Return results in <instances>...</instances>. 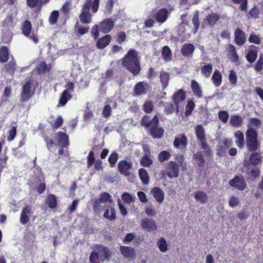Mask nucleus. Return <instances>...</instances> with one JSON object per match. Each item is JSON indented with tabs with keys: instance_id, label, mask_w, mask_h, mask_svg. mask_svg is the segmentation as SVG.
Masks as SVG:
<instances>
[{
	"instance_id": "obj_1",
	"label": "nucleus",
	"mask_w": 263,
	"mask_h": 263,
	"mask_svg": "<svg viewBox=\"0 0 263 263\" xmlns=\"http://www.w3.org/2000/svg\"><path fill=\"white\" fill-rule=\"evenodd\" d=\"M122 63L124 67L136 76L139 73L141 67L140 59L138 52L134 49H130L122 59Z\"/></svg>"
},
{
	"instance_id": "obj_2",
	"label": "nucleus",
	"mask_w": 263,
	"mask_h": 263,
	"mask_svg": "<svg viewBox=\"0 0 263 263\" xmlns=\"http://www.w3.org/2000/svg\"><path fill=\"white\" fill-rule=\"evenodd\" d=\"M159 123V119L156 115L152 119L150 116L145 115L141 121V125L149 129L150 135L154 138H160L163 135L164 129L158 127Z\"/></svg>"
},
{
	"instance_id": "obj_3",
	"label": "nucleus",
	"mask_w": 263,
	"mask_h": 263,
	"mask_svg": "<svg viewBox=\"0 0 263 263\" xmlns=\"http://www.w3.org/2000/svg\"><path fill=\"white\" fill-rule=\"evenodd\" d=\"M246 146L248 152H256L260 149V142L258 140L257 132L253 127H249L246 132Z\"/></svg>"
},
{
	"instance_id": "obj_4",
	"label": "nucleus",
	"mask_w": 263,
	"mask_h": 263,
	"mask_svg": "<svg viewBox=\"0 0 263 263\" xmlns=\"http://www.w3.org/2000/svg\"><path fill=\"white\" fill-rule=\"evenodd\" d=\"M110 255L109 250L106 247L101 245H97L95 247L93 251L90 255L89 261L91 263H100L97 262L98 259L103 261L108 259Z\"/></svg>"
},
{
	"instance_id": "obj_5",
	"label": "nucleus",
	"mask_w": 263,
	"mask_h": 263,
	"mask_svg": "<svg viewBox=\"0 0 263 263\" xmlns=\"http://www.w3.org/2000/svg\"><path fill=\"white\" fill-rule=\"evenodd\" d=\"M196 136L200 143V146L202 149L204 150V154L205 156L212 157V151L208 145L204 129L201 125H197L195 128Z\"/></svg>"
},
{
	"instance_id": "obj_6",
	"label": "nucleus",
	"mask_w": 263,
	"mask_h": 263,
	"mask_svg": "<svg viewBox=\"0 0 263 263\" xmlns=\"http://www.w3.org/2000/svg\"><path fill=\"white\" fill-rule=\"evenodd\" d=\"M21 29L22 33L24 36L33 41L35 44L38 43L39 38L37 34L34 32L31 33L32 25L29 21L26 20L23 22Z\"/></svg>"
},
{
	"instance_id": "obj_7",
	"label": "nucleus",
	"mask_w": 263,
	"mask_h": 263,
	"mask_svg": "<svg viewBox=\"0 0 263 263\" xmlns=\"http://www.w3.org/2000/svg\"><path fill=\"white\" fill-rule=\"evenodd\" d=\"M65 88L66 89L63 91L60 97L58 104V107L65 106L67 102L71 99L72 96L71 93L74 90V83H67Z\"/></svg>"
},
{
	"instance_id": "obj_8",
	"label": "nucleus",
	"mask_w": 263,
	"mask_h": 263,
	"mask_svg": "<svg viewBox=\"0 0 263 263\" xmlns=\"http://www.w3.org/2000/svg\"><path fill=\"white\" fill-rule=\"evenodd\" d=\"M232 145L233 141L231 139L224 138L220 141L216 149V155L219 157L223 156L228 149Z\"/></svg>"
},
{
	"instance_id": "obj_9",
	"label": "nucleus",
	"mask_w": 263,
	"mask_h": 263,
	"mask_svg": "<svg viewBox=\"0 0 263 263\" xmlns=\"http://www.w3.org/2000/svg\"><path fill=\"white\" fill-rule=\"evenodd\" d=\"M180 165L175 161H170L166 165V175L168 178H177L179 175Z\"/></svg>"
},
{
	"instance_id": "obj_10",
	"label": "nucleus",
	"mask_w": 263,
	"mask_h": 263,
	"mask_svg": "<svg viewBox=\"0 0 263 263\" xmlns=\"http://www.w3.org/2000/svg\"><path fill=\"white\" fill-rule=\"evenodd\" d=\"M31 83H25L21 92L20 101L21 102H27L33 96L34 91L31 90Z\"/></svg>"
},
{
	"instance_id": "obj_11",
	"label": "nucleus",
	"mask_w": 263,
	"mask_h": 263,
	"mask_svg": "<svg viewBox=\"0 0 263 263\" xmlns=\"http://www.w3.org/2000/svg\"><path fill=\"white\" fill-rule=\"evenodd\" d=\"M54 139L57 145L61 148H65L69 145V137L63 132H58L54 135Z\"/></svg>"
},
{
	"instance_id": "obj_12",
	"label": "nucleus",
	"mask_w": 263,
	"mask_h": 263,
	"mask_svg": "<svg viewBox=\"0 0 263 263\" xmlns=\"http://www.w3.org/2000/svg\"><path fill=\"white\" fill-rule=\"evenodd\" d=\"M153 14L152 17L158 23L162 24L164 23L167 19L169 16V12L166 8H161L155 13L153 11Z\"/></svg>"
},
{
	"instance_id": "obj_13",
	"label": "nucleus",
	"mask_w": 263,
	"mask_h": 263,
	"mask_svg": "<svg viewBox=\"0 0 263 263\" xmlns=\"http://www.w3.org/2000/svg\"><path fill=\"white\" fill-rule=\"evenodd\" d=\"M230 185L240 191H243L247 187V183L242 177L235 176L229 181Z\"/></svg>"
},
{
	"instance_id": "obj_14",
	"label": "nucleus",
	"mask_w": 263,
	"mask_h": 263,
	"mask_svg": "<svg viewBox=\"0 0 263 263\" xmlns=\"http://www.w3.org/2000/svg\"><path fill=\"white\" fill-rule=\"evenodd\" d=\"M248 160L245 162L246 166L249 167L250 165L256 166L260 164L262 162V156L260 153L256 152H251Z\"/></svg>"
},
{
	"instance_id": "obj_15",
	"label": "nucleus",
	"mask_w": 263,
	"mask_h": 263,
	"mask_svg": "<svg viewBox=\"0 0 263 263\" xmlns=\"http://www.w3.org/2000/svg\"><path fill=\"white\" fill-rule=\"evenodd\" d=\"M80 21L83 24H88L92 22V15L88 10L87 6L82 7L81 13L79 16Z\"/></svg>"
},
{
	"instance_id": "obj_16",
	"label": "nucleus",
	"mask_w": 263,
	"mask_h": 263,
	"mask_svg": "<svg viewBox=\"0 0 263 263\" xmlns=\"http://www.w3.org/2000/svg\"><path fill=\"white\" fill-rule=\"evenodd\" d=\"M133 166L132 162H128L126 160H121L118 164V170L120 173L125 176L130 175L129 171Z\"/></svg>"
},
{
	"instance_id": "obj_17",
	"label": "nucleus",
	"mask_w": 263,
	"mask_h": 263,
	"mask_svg": "<svg viewBox=\"0 0 263 263\" xmlns=\"http://www.w3.org/2000/svg\"><path fill=\"white\" fill-rule=\"evenodd\" d=\"M185 99L184 92L182 90H178L173 96V101L176 106L177 111H178L179 107L183 106V102Z\"/></svg>"
},
{
	"instance_id": "obj_18",
	"label": "nucleus",
	"mask_w": 263,
	"mask_h": 263,
	"mask_svg": "<svg viewBox=\"0 0 263 263\" xmlns=\"http://www.w3.org/2000/svg\"><path fill=\"white\" fill-rule=\"evenodd\" d=\"M99 26V30L106 34L112 30L114 26V22L111 18H106L101 22Z\"/></svg>"
},
{
	"instance_id": "obj_19",
	"label": "nucleus",
	"mask_w": 263,
	"mask_h": 263,
	"mask_svg": "<svg viewBox=\"0 0 263 263\" xmlns=\"http://www.w3.org/2000/svg\"><path fill=\"white\" fill-rule=\"evenodd\" d=\"M51 69V64H47L45 61H41L37 64L33 71L39 75H42L46 73H49Z\"/></svg>"
},
{
	"instance_id": "obj_20",
	"label": "nucleus",
	"mask_w": 263,
	"mask_h": 263,
	"mask_svg": "<svg viewBox=\"0 0 263 263\" xmlns=\"http://www.w3.org/2000/svg\"><path fill=\"white\" fill-rule=\"evenodd\" d=\"M173 144L176 148H186L187 138L185 134H181L175 138Z\"/></svg>"
},
{
	"instance_id": "obj_21",
	"label": "nucleus",
	"mask_w": 263,
	"mask_h": 263,
	"mask_svg": "<svg viewBox=\"0 0 263 263\" xmlns=\"http://www.w3.org/2000/svg\"><path fill=\"white\" fill-rule=\"evenodd\" d=\"M234 41L237 45H242L246 42L245 33L240 28H237L234 32Z\"/></svg>"
},
{
	"instance_id": "obj_22",
	"label": "nucleus",
	"mask_w": 263,
	"mask_h": 263,
	"mask_svg": "<svg viewBox=\"0 0 263 263\" xmlns=\"http://www.w3.org/2000/svg\"><path fill=\"white\" fill-rule=\"evenodd\" d=\"M31 215V209L29 205L25 206L21 213L20 222L23 224H26L29 221Z\"/></svg>"
},
{
	"instance_id": "obj_23",
	"label": "nucleus",
	"mask_w": 263,
	"mask_h": 263,
	"mask_svg": "<svg viewBox=\"0 0 263 263\" xmlns=\"http://www.w3.org/2000/svg\"><path fill=\"white\" fill-rule=\"evenodd\" d=\"M141 227L148 232H151L156 230L157 225L152 219L145 218L141 222Z\"/></svg>"
},
{
	"instance_id": "obj_24",
	"label": "nucleus",
	"mask_w": 263,
	"mask_h": 263,
	"mask_svg": "<svg viewBox=\"0 0 263 263\" xmlns=\"http://www.w3.org/2000/svg\"><path fill=\"white\" fill-rule=\"evenodd\" d=\"M45 203L51 209L57 208L58 206V199L57 197L55 195L52 194L47 195L45 199Z\"/></svg>"
},
{
	"instance_id": "obj_25",
	"label": "nucleus",
	"mask_w": 263,
	"mask_h": 263,
	"mask_svg": "<svg viewBox=\"0 0 263 263\" xmlns=\"http://www.w3.org/2000/svg\"><path fill=\"white\" fill-rule=\"evenodd\" d=\"M195 50L194 46L191 43H185L181 48V52L184 57H192Z\"/></svg>"
},
{
	"instance_id": "obj_26",
	"label": "nucleus",
	"mask_w": 263,
	"mask_h": 263,
	"mask_svg": "<svg viewBox=\"0 0 263 263\" xmlns=\"http://www.w3.org/2000/svg\"><path fill=\"white\" fill-rule=\"evenodd\" d=\"M100 0H86L82 7L87 6L89 10L91 9L93 13H96L99 7Z\"/></svg>"
},
{
	"instance_id": "obj_27",
	"label": "nucleus",
	"mask_w": 263,
	"mask_h": 263,
	"mask_svg": "<svg viewBox=\"0 0 263 263\" xmlns=\"http://www.w3.org/2000/svg\"><path fill=\"white\" fill-rule=\"evenodd\" d=\"M154 198L158 203H162L164 198V194L163 191L159 187H154L151 191Z\"/></svg>"
},
{
	"instance_id": "obj_28",
	"label": "nucleus",
	"mask_w": 263,
	"mask_h": 263,
	"mask_svg": "<svg viewBox=\"0 0 263 263\" xmlns=\"http://www.w3.org/2000/svg\"><path fill=\"white\" fill-rule=\"evenodd\" d=\"M111 40L110 35L107 34L100 38L96 44L98 49H103L109 44Z\"/></svg>"
},
{
	"instance_id": "obj_29",
	"label": "nucleus",
	"mask_w": 263,
	"mask_h": 263,
	"mask_svg": "<svg viewBox=\"0 0 263 263\" xmlns=\"http://www.w3.org/2000/svg\"><path fill=\"white\" fill-rule=\"evenodd\" d=\"M234 136L236 138L235 143L239 148H242L245 145L244 135L240 130H237L234 133Z\"/></svg>"
},
{
	"instance_id": "obj_30",
	"label": "nucleus",
	"mask_w": 263,
	"mask_h": 263,
	"mask_svg": "<svg viewBox=\"0 0 263 263\" xmlns=\"http://www.w3.org/2000/svg\"><path fill=\"white\" fill-rule=\"evenodd\" d=\"M220 19L219 14L215 13L208 14L205 19V21L207 22L208 25L210 26H214Z\"/></svg>"
},
{
	"instance_id": "obj_31",
	"label": "nucleus",
	"mask_w": 263,
	"mask_h": 263,
	"mask_svg": "<svg viewBox=\"0 0 263 263\" xmlns=\"http://www.w3.org/2000/svg\"><path fill=\"white\" fill-rule=\"evenodd\" d=\"M242 118L238 115L231 116L230 120V124L234 127H239L242 125Z\"/></svg>"
},
{
	"instance_id": "obj_32",
	"label": "nucleus",
	"mask_w": 263,
	"mask_h": 263,
	"mask_svg": "<svg viewBox=\"0 0 263 263\" xmlns=\"http://www.w3.org/2000/svg\"><path fill=\"white\" fill-rule=\"evenodd\" d=\"M104 217L109 220H114L116 219V212L115 209L110 205L106 206L104 213Z\"/></svg>"
},
{
	"instance_id": "obj_33",
	"label": "nucleus",
	"mask_w": 263,
	"mask_h": 263,
	"mask_svg": "<svg viewBox=\"0 0 263 263\" xmlns=\"http://www.w3.org/2000/svg\"><path fill=\"white\" fill-rule=\"evenodd\" d=\"M161 55L163 59L168 62L172 59V53L170 48L167 46H164L162 49Z\"/></svg>"
},
{
	"instance_id": "obj_34",
	"label": "nucleus",
	"mask_w": 263,
	"mask_h": 263,
	"mask_svg": "<svg viewBox=\"0 0 263 263\" xmlns=\"http://www.w3.org/2000/svg\"><path fill=\"white\" fill-rule=\"evenodd\" d=\"M120 250L123 256L126 258L132 257L135 253L134 249L129 247L122 246L120 247Z\"/></svg>"
},
{
	"instance_id": "obj_35",
	"label": "nucleus",
	"mask_w": 263,
	"mask_h": 263,
	"mask_svg": "<svg viewBox=\"0 0 263 263\" xmlns=\"http://www.w3.org/2000/svg\"><path fill=\"white\" fill-rule=\"evenodd\" d=\"M194 197L197 201L204 204L208 200V196L203 191H198L195 193Z\"/></svg>"
},
{
	"instance_id": "obj_36",
	"label": "nucleus",
	"mask_w": 263,
	"mask_h": 263,
	"mask_svg": "<svg viewBox=\"0 0 263 263\" xmlns=\"http://www.w3.org/2000/svg\"><path fill=\"white\" fill-rule=\"evenodd\" d=\"M139 175L143 184L147 185L149 183V178L145 169L143 168L139 169Z\"/></svg>"
},
{
	"instance_id": "obj_37",
	"label": "nucleus",
	"mask_w": 263,
	"mask_h": 263,
	"mask_svg": "<svg viewBox=\"0 0 263 263\" xmlns=\"http://www.w3.org/2000/svg\"><path fill=\"white\" fill-rule=\"evenodd\" d=\"M193 159L198 161V165L200 167H203L205 165V159L202 152L198 151L193 155Z\"/></svg>"
},
{
	"instance_id": "obj_38",
	"label": "nucleus",
	"mask_w": 263,
	"mask_h": 263,
	"mask_svg": "<svg viewBox=\"0 0 263 263\" xmlns=\"http://www.w3.org/2000/svg\"><path fill=\"white\" fill-rule=\"evenodd\" d=\"M9 59V50L7 47L3 46L0 48V62L5 63Z\"/></svg>"
},
{
	"instance_id": "obj_39",
	"label": "nucleus",
	"mask_w": 263,
	"mask_h": 263,
	"mask_svg": "<svg viewBox=\"0 0 263 263\" xmlns=\"http://www.w3.org/2000/svg\"><path fill=\"white\" fill-rule=\"evenodd\" d=\"M98 199L103 203L109 202V203H112L113 202L111 196L107 192L102 193Z\"/></svg>"
},
{
	"instance_id": "obj_40",
	"label": "nucleus",
	"mask_w": 263,
	"mask_h": 263,
	"mask_svg": "<svg viewBox=\"0 0 263 263\" xmlns=\"http://www.w3.org/2000/svg\"><path fill=\"white\" fill-rule=\"evenodd\" d=\"M134 92L136 95H140L146 92L144 83H137L134 87Z\"/></svg>"
},
{
	"instance_id": "obj_41",
	"label": "nucleus",
	"mask_w": 263,
	"mask_h": 263,
	"mask_svg": "<svg viewBox=\"0 0 263 263\" xmlns=\"http://www.w3.org/2000/svg\"><path fill=\"white\" fill-rule=\"evenodd\" d=\"M192 23L194 26V32L196 33L198 31L199 27V12L198 11H196L192 18Z\"/></svg>"
},
{
	"instance_id": "obj_42",
	"label": "nucleus",
	"mask_w": 263,
	"mask_h": 263,
	"mask_svg": "<svg viewBox=\"0 0 263 263\" xmlns=\"http://www.w3.org/2000/svg\"><path fill=\"white\" fill-rule=\"evenodd\" d=\"M212 66L211 64L205 65L201 68V73L206 77H210L212 71Z\"/></svg>"
},
{
	"instance_id": "obj_43",
	"label": "nucleus",
	"mask_w": 263,
	"mask_h": 263,
	"mask_svg": "<svg viewBox=\"0 0 263 263\" xmlns=\"http://www.w3.org/2000/svg\"><path fill=\"white\" fill-rule=\"evenodd\" d=\"M157 245L161 252H165L167 250V242L164 237H161L157 242Z\"/></svg>"
},
{
	"instance_id": "obj_44",
	"label": "nucleus",
	"mask_w": 263,
	"mask_h": 263,
	"mask_svg": "<svg viewBox=\"0 0 263 263\" xmlns=\"http://www.w3.org/2000/svg\"><path fill=\"white\" fill-rule=\"evenodd\" d=\"M170 158L171 154L167 151H162L158 155V160L161 162L168 160Z\"/></svg>"
},
{
	"instance_id": "obj_45",
	"label": "nucleus",
	"mask_w": 263,
	"mask_h": 263,
	"mask_svg": "<svg viewBox=\"0 0 263 263\" xmlns=\"http://www.w3.org/2000/svg\"><path fill=\"white\" fill-rule=\"evenodd\" d=\"M102 202L97 199L95 200L93 205V209L96 213H100L106 206L102 204Z\"/></svg>"
},
{
	"instance_id": "obj_46",
	"label": "nucleus",
	"mask_w": 263,
	"mask_h": 263,
	"mask_svg": "<svg viewBox=\"0 0 263 263\" xmlns=\"http://www.w3.org/2000/svg\"><path fill=\"white\" fill-rule=\"evenodd\" d=\"M59 16V11L57 10L53 11L49 16V22L51 25H55L57 24Z\"/></svg>"
},
{
	"instance_id": "obj_47",
	"label": "nucleus",
	"mask_w": 263,
	"mask_h": 263,
	"mask_svg": "<svg viewBox=\"0 0 263 263\" xmlns=\"http://www.w3.org/2000/svg\"><path fill=\"white\" fill-rule=\"evenodd\" d=\"M232 1L236 4H240L239 9L241 11H246L248 8V0H232Z\"/></svg>"
},
{
	"instance_id": "obj_48",
	"label": "nucleus",
	"mask_w": 263,
	"mask_h": 263,
	"mask_svg": "<svg viewBox=\"0 0 263 263\" xmlns=\"http://www.w3.org/2000/svg\"><path fill=\"white\" fill-rule=\"evenodd\" d=\"M141 165L143 166L148 167L153 163V161L150 158L149 156L145 155L141 159Z\"/></svg>"
},
{
	"instance_id": "obj_49",
	"label": "nucleus",
	"mask_w": 263,
	"mask_h": 263,
	"mask_svg": "<svg viewBox=\"0 0 263 263\" xmlns=\"http://www.w3.org/2000/svg\"><path fill=\"white\" fill-rule=\"evenodd\" d=\"M191 88L195 96L198 98L201 97L202 91L198 83H191Z\"/></svg>"
},
{
	"instance_id": "obj_50",
	"label": "nucleus",
	"mask_w": 263,
	"mask_h": 263,
	"mask_svg": "<svg viewBox=\"0 0 263 263\" xmlns=\"http://www.w3.org/2000/svg\"><path fill=\"white\" fill-rule=\"evenodd\" d=\"M195 105L193 101H190L187 102L185 107V115L186 116H189L191 115L195 108Z\"/></svg>"
},
{
	"instance_id": "obj_51",
	"label": "nucleus",
	"mask_w": 263,
	"mask_h": 263,
	"mask_svg": "<svg viewBox=\"0 0 263 263\" xmlns=\"http://www.w3.org/2000/svg\"><path fill=\"white\" fill-rule=\"evenodd\" d=\"M249 124L250 126L255 127L258 128L261 126V122L260 120L257 118H250L249 119Z\"/></svg>"
},
{
	"instance_id": "obj_52",
	"label": "nucleus",
	"mask_w": 263,
	"mask_h": 263,
	"mask_svg": "<svg viewBox=\"0 0 263 263\" xmlns=\"http://www.w3.org/2000/svg\"><path fill=\"white\" fill-rule=\"evenodd\" d=\"M27 5L30 8L42 7V0H26Z\"/></svg>"
},
{
	"instance_id": "obj_53",
	"label": "nucleus",
	"mask_w": 263,
	"mask_h": 263,
	"mask_svg": "<svg viewBox=\"0 0 263 263\" xmlns=\"http://www.w3.org/2000/svg\"><path fill=\"white\" fill-rule=\"evenodd\" d=\"M218 118L219 120L223 122L226 123L228 122L229 119V114L227 111L221 110L218 112Z\"/></svg>"
},
{
	"instance_id": "obj_54",
	"label": "nucleus",
	"mask_w": 263,
	"mask_h": 263,
	"mask_svg": "<svg viewBox=\"0 0 263 263\" xmlns=\"http://www.w3.org/2000/svg\"><path fill=\"white\" fill-rule=\"evenodd\" d=\"M16 135V126H12L10 129L8 131V136L7 137V141H11L14 140Z\"/></svg>"
},
{
	"instance_id": "obj_55",
	"label": "nucleus",
	"mask_w": 263,
	"mask_h": 263,
	"mask_svg": "<svg viewBox=\"0 0 263 263\" xmlns=\"http://www.w3.org/2000/svg\"><path fill=\"white\" fill-rule=\"evenodd\" d=\"M246 58L249 63L254 62L257 58V52L255 50L249 51Z\"/></svg>"
},
{
	"instance_id": "obj_56",
	"label": "nucleus",
	"mask_w": 263,
	"mask_h": 263,
	"mask_svg": "<svg viewBox=\"0 0 263 263\" xmlns=\"http://www.w3.org/2000/svg\"><path fill=\"white\" fill-rule=\"evenodd\" d=\"M75 29L77 30V32L80 35H83L89 31V27L88 26L86 27H81L78 25L77 23L76 24Z\"/></svg>"
},
{
	"instance_id": "obj_57",
	"label": "nucleus",
	"mask_w": 263,
	"mask_h": 263,
	"mask_svg": "<svg viewBox=\"0 0 263 263\" xmlns=\"http://www.w3.org/2000/svg\"><path fill=\"white\" fill-rule=\"evenodd\" d=\"M259 13L260 10L256 6H254L249 12L250 17L255 19L258 17Z\"/></svg>"
},
{
	"instance_id": "obj_58",
	"label": "nucleus",
	"mask_w": 263,
	"mask_h": 263,
	"mask_svg": "<svg viewBox=\"0 0 263 263\" xmlns=\"http://www.w3.org/2000/svg\"><path fill=\"white\" fill-rule=\"evenodd\" d=\"M154 109V105L152 101H148L144 103L143 110L146 113H151Z\"/></svg>"
},
{
	"instance_id": "obj_59",
	"label": "nucleus",
	"mask_w": 263,
	"mask_h": 263,
	"mask_svg": "<svg viewBox=\"0 0 263 263\" xmlns=\"http://www.w3.org/2000/svg\"><path fill=\"white\" fill-rule=\"evenodd\" d=\"M118 159V155L116 153H112L108 158V162L111 167H114Z\"/></svg>"
},
{
	"instance_id": "obj_60",
	"label": "nucleus",
	"mask_w": 263,
	"mask_h": 263,
	"mask_svg": "<svg viewBox=\"0 0 263 263\" xmlns=\"http://www.w3.org/2000/svg\"><path fill=\"white\" fill-rule=\"evenodd\" d=\"M263 68V55H260L259 59L256 63L254 66V69L256 71L259 72Z\"/></svg>"
},
{
	"instance_id": "obj_61",
	"label": "nucleus",
	"mask_w": 263,
	"mask_h": 263,
	"mask_svg": "<svg viewBox=\"0 0 263 263\" xmlns=\"http://www.w3.org/2000/svg\"><path fill=\"white\" fill-rule=\"evenodd\" d=\"M87 167H91L95 162V158L94 156V153L91 151L89 152L88 155L87 157Z\"/></svg>"
},
{
	"instance_id": "obj_62",
	"label": "nucleus",
	"mask_w": 263,
	"mask_h": 263,
	"mask_svg": "<svg viewBox=\"0 0 263 263\" xmlns=\"http://www.w3.org/2000/svg\"><path fill=\"white\" fill-rule=\"evenodd\" d=\"M126 35L125 32L121 31L118 33L116 37V41L118 44H122L126 41Z\"/></svg>"
},
{
	"instance_id": "obj_63",
	"label": "nucleus",
	"mask_w": 263,
	"mask_h": 263,
	"mask_svg": "<svg viewBox=\"0 0 263 263\" xmlns=\"http://www.w3.org/2000/svg\"><path fill=\"white\" fill-rule=\"evenodd\" d=\"M164 111L167 115L171 114L175 111L174 105L172 103H167L164 106Z\"/></svg>"
},
{
	"instance_id": "obj_64",
	"label": "nucleus",
	"mask_w": 263,
	"mask_h": 263,
	"mask_svg": "<svg viewBox=\"0 0 263 263\" xmlns=\"http://www.w3.org/2000/svg\"><path fill=\"white\" fill-rule=\"evenodd\" d=\"M121 198L123 201L127 204H130L134 201V198L128 193H123L121 196Z\"/></svg>"
}]
</instances>
